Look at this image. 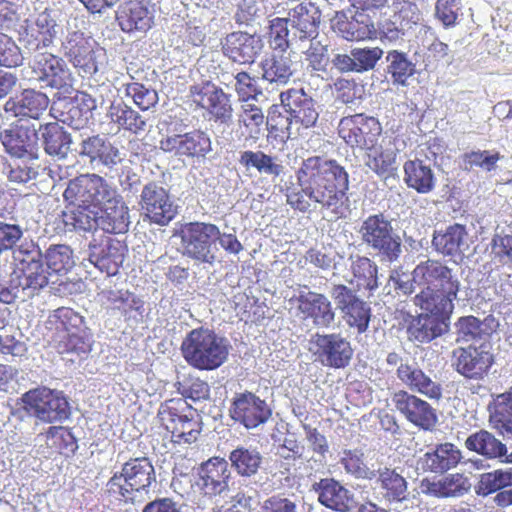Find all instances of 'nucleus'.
<instances>
[{
    "instance_id": "nucleus-64",
    "label": "nucleus",
    "mask_w": 512,
    "mask_h": 512,
    "mask_svg": "<svg viewBox=\"0 0 512 512\" xmlns=\"http://www.w3.org/2000/svg\"><path fill=\"white\" fill-rule=\"evenodd\" d=\"M382 55L383 50L379 47L353 49L352 56L355 57L356 71L373 69Z\"/></svg>"
},
{
    "instance_id": "nucleus-43",
    "label": "nucleus",
    "mask_w": 512,
    "mask_h": 512,
    "mask_svg": "<svg viewBox=\"0 0 512 512\" xmlns=\"http://www.w3.org/2000/svg\"><path fill=\"white\" fill-rule=\"evenodd\" d=\"M45 151L52 156L63 158L67 155L71 137L57 122L46 123L40 126Z\"/></svg>"
},
{
    "instance_id": "nucleus-16",
    "label": "nucleus",
    "mask_w": 512,
    "mask_h": 512,
    "mask_svg": "<svg viewBox=\"0 0 512 512\" xmlns=\"http://www.w3.org/2000/svg\"><path fill=\"white\" fill-rule=\"evenodd\" d=\"M423 312L417 316L408 312H400L399 325L406 330L410 341L428 343L448 330V321L451 314Z\"/></svg>"
},
{
    "instance_id": "nucleus-49",
    "label": "nucleus",
    "mask_w": 512,
    "mask_h": 512,
    "mask_svg": "<svg viewBox=\"0 0 512 512\" xmlns=\"http://www.w3.org/2000/svg\"><path fill=\"white\" fill-rule=\"evenodd\" d=\"M239 163L246 169L254 168L259 173L279 176L283 172V165L277 162L276 157L263 151L245 150L240 154Z\"/></svg>"
},
{
    "instance_id": "nucleus-22",
    "label": "nucleus",
    "mask_w": 512,
    "mask_h": 512,
    "mask_svg": "<svg viewBox=\"0 0 512 512\" xmlns=\"http://www.w3.org/2000/svg\"><path fill=\"white\" fill-rule=\"evenodd\" d=\"M126 252L124 242L105 236L99 242L94 240L89 244V261L101 272L114 276L122 266Z\"/></svg>"
},
{
    "instance_id": "nucleus-56",
    "label": "nucleus",
    "mask_w": 512,
    "mask_h": 512,
    "mask_svg": "<svg viewBox=\"0 0 512 512\" xmlns=\"http://www.w3.org/2000/svg\"><path fill=\"white\" fill-rule=\"evenodd\" d=\"M510 486L506 470L497 469L480 475V479L475 487L476 494L479 496H488L498 493Z\"/></svg>"
},
{
    "instance_id": "nucleus-51",
    "label": "nucleus",
    "mask_w": 512,
    "mask_h": 512,
    "mask_svg": "<svg viewBox=\"0 0 512 512\" xmlns=\"http://www.w3.org/2000/svg\"><path fill=\"white\" fill-rule=\"evenodd\" d=\"M263 78L269 82L285 84L292 75L288 57L272 55L261 62Z\"/></svg>"
},
{
    "instance_id": "nucleus-18",
    "label": "nucleus",
    "mask_w": 512,
    "mask_h": 512,
    "mask_svg": "<svg viewBox=\"0 0 512 512\" xmlns=\"http://www.w3.org/2000/svg\"><path fill=\"white\" fill-rule=\"evenodd\" d=\"M313 344L316 347L314 353L324 366L343 369L352 360L351 343L340 333L315 334Z\"/></svg>"
},
{
    "instance_id": "nucleus-15",
    "label": "nucleus",
    "mask_w": 512,
    "mask_h": 512,
    "mask_svg": "<svg viewBox=\"0 0 512 512\" xmlns=\"http://www.w3.org/2000/svg\"><path fill=\"white\" fill-rule=\"evenodd\" d=\"M455 370L467 379L482 380L495 363L490 345L459 347L453 351Z\"/></svg>"
},
{
    "instance_id": "nucleus-53",
    "label": "nucleus",
    "mask_w": 512,
    "mask_h": 512,
    "mask_svg": "<svg viewBox=\"0 0 512 512\" xmlns=\"http://www.w3.org/2000/svg\"><path fill=\"white\" fill-rule=\"evenodd\" d=\"M18 279V286L23 290H38L48 284V278L43 270L41 263L33 261L24 268L14 271Z\"/></svg>"
},
{
    "instance_id": "nucleus-28",
    "label": "nucleus",
    "mask_w": 512,
    "mask_h": 512,
    "mask_svg": "<svg viewBox=\"0 0 512 512\" xmlns=\"http://www.w3.org/2000/svg\"><path fill=\"white\" fill-rule=\"evenodd\" d=\"M31 68L37 80L53 88L65 86L70 76L63 59L47 52L36 54Z\"/></svg>"
},
{
    "instance_id": "nucleus-47",
    "label": "nucleus",
    "mask_w": 512,
    "mask_h": 512,
    "mask_svg": "<svg viewBox=\"0 0 512 512\" xmlns=\"http://www.w3.org/2000/svg\"><path fill=\"white\" fill-rule=\"evenodd\" d=\"M465 447L489 458L501 457L507 452L506 446L486 430L471 434L465 441Z\"/></svg>"
},
{
    "instance_id": "nucleus-63",
    "label": "nucleus",
    "mask_w": 512,
    "mask_h": 512,
    "mask_svg": "<svg viewBox=\"0 0 512 512\" xmlns=\"http://www.w3.org/2000/svg\"><path fill=\"white\" fill-rule=\"evenodd\" d=\"M184 398L193 401L206 400L210 396L209 384L199 377H188L178 388Z\"/></svg>"
},
{
    "instance_id": "nucleus-7",
    "label": "nucleus",
    "mask_w": 512,
    "mask_h": 512,
    "mask_svg": "<svg viewBox=\"0 0 512 512\" xmlns=\"http://www.w3.org/2000/svg\"><path fill=\"white\" fill-rule=\"evenodd\" d=\"M180 238L181 253L196 262L213 265L216 262V242L220 229L213 223L200 221L180 225L175 232Z\"/></svg>"
},
{
    "instance_id": "nucleus-37",
    "label": "nucleus",
    "mask_w": 512,
    "mask_h": 512,
    "mask_svg": "<svg viewBox=\"0 0 512 512\" xmlns=\"http://www.w3.org/2000/svg\"><path fill=\"white\" fill-rule=\"evenodd\" d=\"M335 27L338 33L348 41H363L377 38L374 22L365 11H357L349 20H338Z\"/></svg>"
},
{
    "instance_id": "nucleus-46",
    "label": "nucleus",
    "mask_w": 512,
    "mask_h": 512,
    "mask_svg": "<svg viewBox=\"0 0 512 512\" xmlns=\"http://www.w3.org/2000/svg\"><path fill=\"white\" fill-rule=\"evenodd\" d=\"M377 483L383 497L389 502H402L406 499L407 481L395 469L384 467L376 471Z\"/></svg>"
},
{
    "instance_id": "nucleus-9",
    "label": "nucleus",
    "mask_w": 512,
    "mask_h": 512,
    "mask_svg": "<svg viewBox=\"0 0 512 512\" xmlns=\"http://www.w3.org/2000/svg\"><path fill=\"white\" fill-rule=\"evenodd\" d=\"M61 48L65 58L83 76L97 74L107 59L105 48L82 31L69 32Z\"/></svg>"
},
{
    "instance_id": "nucleus-41",
    "label": "nucleus",
    "mask_w": 512,
    "mask_h": 512,
    "mask_svg": "<svg viewBox=\"0 0 512 512\" xmlns=\"http://www.w3.org/2000/svg\"><path fill=\"white\" fill-rule=\"evenodd\" d=\"M265 116L262 109L253 103H243L238 114V130L246 141L256 142L262 132Z\"/></svg>"
},
{
    "instance_id": "nucleus-54",
    "label": "nucleus",
    "mask_w": 512,
    "mask_h": 512,
    "mask_svg": "<svg viewBox=\"0 0 512 512\" xmlns=\"http://www.w3.org/2000/svg\"><path fill=\"white\" fill-rule=\"evenodd\" d=\"M47 268L51 273L60 274L69 271L73 265V252L64 244L53 245L45 254Z\"/></svg>"
},
{
    "instance_id": "nucleus-33",
    "label": "nucleus",
    "mask_w": 512,
    "mask_h": 512,
    "mask_svg": "<svg viewBox=\"0 0 512 512\" xmlns=\"http://www.w3.org/2000/svg\"><path fill=\"white\" fill-rule=\"evenodd\" d=\"M313 489L318 493V501L331 510L347 512L352 507L353 499L348 489L333 478L321 479Z\"/></svg>"
},
{
    "instance_id": "nucleus-35",
    "label": "nucleus",
    "mask_w": 512,
    "mask_h": 512,
    "mask_svg": "<svg viewBox=\"0 0 512 512\" xmlns=\"http://www.w3.org/2000/svg\"><path fill=\"white\" fill-rule=\"evenodd\" d=\"M468 232L465 225L455 223L444 231H436L432 238L435 250L444 256H457L467 248Z\"/></svg>"
},
{
    "instance_id": "nucleus-27",
    "label": "nucleus",
    "mask_w": 512,
    "mask_h": 512,
    "mask_svg": "<svg viewBox=\"0 0 512 512\" xmlns=\"http://www.w3.org/2000/svg\"><path fill=\"white\" fill-rule=\"evenodd\" d=\"M298 314L304 319H312L316 326L329 327L335 320L331 301L322 293L301 292L296 298Z\"/></svg>"
},
{
    "instance_id": "nucleus-42",
    "label": "nucleus",
    "mask_w": 512,
    "mask_h": 512,
    "mask_svg": "<svg viewBox=\"0 0 512 512\" xmlns=\"http://www.w3.org/2000/svg\"><path fill=\"white\" fill-rule=\"evenodd\" d=\"M107 116L119 129L138 134L145 130V119L123 101L111 103Z\"/></svg>"
},
{
    "instance_id": "nucleus-26",
    "label": "nucleus",
    "mask_w": 512,
    "mask_h": 512,
    "mask_svg": "<svg viewBox=\"0 0 512 512\" xmlns=\"http://www.w3.org/2000/svg\"><path fill=\"white\" fill-rule=\"evenodd\" d=\"M261 49V39L243 31L229 33L221 42L223 55L238 64L253 63Z\"/></svg>"
},
{
    "instance_id": "nucleus-48",
    "label": "nucleus",
    "mask_w": 512,
    "mask_h": 512,
    "mask_svg": "<svg viewBox=\"0 0 512 512\" xmlns=\"http://www.w3.org/2000/svg\"><path fill=\"white\" fill-rule=\"evenodd\" d=\"M55 27L53 19L48 15H40L34 23L27 25L25 29L27 44L35 49L50 46L56 35Z\"/></svg>"
},
{
    "instance_id": "nucleus-14",
    "label": "nucleus",
    "mask_w": 512,
    "mask_h": 512,
    "mask_svg": "<svg viewBox=\"0 0 512 512\" xmlns=\"http://www.w3.org/2000/svg\"><path fill=\"white\" fill-rule=\"evenodd\" d=\"M408 140L405 134L397 130L385 146L367 148L366 167L381 178L393 177L398 170V154L407 148Z\"/></svg>"
},
{
    "instance_id": "nucleus-8",
    "label": "nucleus",
    "mask_w": 512,
    "mask_h": 512,
    "mask_svg": "<svg viewBox=\"0 0 512 512\" xmlns=\"http://www.w3.org/2000/svg\"><path fill=\"white\" fill-rule=\"evenodd\" d=\"M156 482L154 466L147 457L132 458L125 462L120 472H115L107 482V491L125 501L135 493L147 491Z\"/></svg>"
},
{
    "instance_id": "nucleus-55",
    "label": "nucleus",
    "mask_w": 512,
    "mask_h": 512,
    "mask_svg": "<svg viewBox=\"0 0 512 512\" xmlns=\"http://www.w3.org/2000/svg\"><path fill=\"white\" fill-rule=\"evenodd\" d=\"M364 454L360 450H344L340 463L345 471L357 479L372 480L376 478L375 470L370 469L363 459Z\"/></svg>"
},
{
    "instance_id": "nucleus-58",
    "label": "nucleus",
    "mask_w": 512,
    "mask_h": 512,
    "mask_svg": "<svg viewBox=\"0 0 512 512\" xmlns=\"http://www.w3.org/2000/svg\"><path fill=\"white\" fill-rule=\"evenodd\" d=\"M289 22L287 18H274L270 21L268 42L273 50L284 52L290 44Z\"/></svg>"
},
{
    "instance_id": "nucleus-20",
    "label": "nucleus",
    "mask_w": 512,
    "mask_h": 512,
    "mask_svg": "<svg viewBox=\"0 0 512 512\" xmlns=\"http://www.w3.org/2000/svg\"><path fill=\"white\" fill-rule=\"evenodd\" d=\"M332 296L348 326L356 328L358 333H364L371 318V309L367 303L344 284L335 285Z\"/></svg>"
},
{
    "instance_id": "nucleus-52",
    "label": "nucleus",
    "mask_w": 512,
    "mask_h": 512,
    "mask_svg": "<svg viewBox=\"0 0 512 512\" xmlns=\"http://www.w3.org/2000/svg\"><path fill=\"white\" fill-rule=\"evenodd\" d=\"M389 62L388 73L393 82L399 85H406L407 80L415 73V65L408 60L403 52L397 50L389 51L386 57Z\"/></svg>"
},
{
    "instance_id": "nucleus-13",
    "label": "nucleus",
    "mask_w": 512,
    "mask_h": 512,
    "mask_svg": "<svg viewBox=\"0 0 512 512\" xmlns=\"http://www.w3.org/2000/svg\"><path fill=\"white\" fill-rule=\"evenodd\" d=\"M22 401L25 410L43 423L63 421L69 417V403L59 393L48 388L26 392Z\"/></svg>"
},
{
    "instance_id": "nucleus-60",
    "label": "nucleus",
    "mask_w": 512,
    "mask_h": 512,
    "mask_svg": "<svg viewBox=\"0 0 512 512\" xmlns=\"http://www.w3.org/2000/svg\"><path fill=\"white\" fill-rule=\"evenodd\" d=\"M492 260L503 266L512 265V235L511 234H494L491 242Z\"/></svg>"
},
{
    "instance_id": "nucleus-61",
    "label": "nucleus",
    "mask_w": 512,
    "mask_h": 512,
    "mask_svg": "<svg viewBox=\"0 0 512 512\" xmlns=\"http://www.w3.org/2000/svg\"><path fill=\"white\" fill-rule=\"evenodd\" d=\"M493 417L503 428L512 432V386L497 396Z\"/></svg>"
},
{
    "instance_id": "nucleus-59",
    "label": "nucleus",
    "mask_w": 512,
    "mask_h": 512,
    "mask_svg": "<svg viewBox=\"0 0 512 512\" xmlns=\"http://www.w3.org/2000/svg\"><path fill=\"white\" fill-rule=\"evenodd\" d=\"M269 135L275 140L285 143L293 135L298 133L295 130V125L292 123L291 116L282 114L272 115L268 121Z\"/></svg>"
},
{
    "instance_id": "nucleus-21",
    "label": "nucleus",
    "mask_w": 512,
    "mask_h": 512,
    "mask_svg": "<svg viewBox=\"0 0 512 512\" xmlns=\"http://www.w3.org/2000/svg\"><path fill=\"white\" fill-rule=\"evenodd\" d=\"M281 104L291 116L297 133L316 125L319 113L315 102L303 89H288L280 94Z\"/></svg>"
},
{
    "instance_id": "nucleus-38",
    "label": "nucleus",
    "mask_w": 512,
    "mask_h": 512,
    "mask_svg": "<svg viewBox=\"0 0 512 512\" xmlns=\"http://www.w3.org/2000/svg\"><path fill=\"white\" fill-rule=\"evenodd\" d=\"M404 182L419 194H428L436 186V178L429 165L420 159L407 160L403 165Z\"/></svg>"
},
{
    "instance_id": "nucleus-3",
    "label": "nucleus",
    "mask_w": 512,
    "mask_h": 512,
    "mask_svg": "<svg viewBox=\"0 0 512 512\" xmlns=\"http://www.w3.org/2000/svg\"><path fill=\"white\" fill-rule=\"evenodd\" d=\"M411 283L400 282L398 288L411 294L415 288L414 304L433 314H452L454 301L460 291V281L453 268L438 259H427L415 266Z\"/></svg>"
},
{
    "instance_id": "nucleus-30",
    "label": "nucleus",
    "mask_w": 512,
    "mask_h": 512,
    "mask_svg": "<svg viewBox=\"0 0 512 512\" xmlns=\"http://www.w3.org/2000/svg\"><path fill=\"white\" fill-rule=\"evenodd\" d=\"M198 485L207 495H217L228 487L230 471L224 458L212 457L202 463L198 470Z\"/></svg>"
},
{
    "instance_id": "nucleus-62",
    "label": "nucleus",
    "mask_w": 512,
    "mask_h": 512,
    "mask_svg": "<svg viewBox=\"0 0 512 512\" xmlns=\"http://www.w3.org/2000/svg\"><path fill=\"white\" fill-rule=\"evenodd\" d=\"M460 0H437L435 17L444 27H454L458 23Z\"/></svg>"
},
{
    "instance_id": "nucleus-44",
    "label": "nucleus",
    "mask_w": 512,
    "mask_h": 512,
    "mask_svg": "<svg viewBox=\"0 0 512 512\" xmlns=\"http://www.w3.org/2000/svg\"><path fill=\"white\" fill-rule=\"evenodd\" d=\"M351 272L358 290L372 294L379 287L378 266L367 256H357L351 262Z\"/></svg>"
},
{
    "instance_id": "nucleus-39",
    "label": "nucleus",
    "mask_w": 512,
    "mask_h": 512,
    "mask_svg": "<svg viewBox=\"0 0 512 512\" xmlns=\"http://www.w3.org/2000/svg\"><path fill=\"white\" fill-rule=\"evenodd\" d=\"M127 73L132 82L124 85L125 95L132 98L134 104L142 111H146L155 106L158 102V94L152 89L140 83L144 79L142 77L143 70L136 64L130 63L127 67Z\"/></svg>"
},
{
    "instance_id": "nucleus-50",
    "label": "nucleus",
    "mask_w": 512,
    "mask_h": 512,
    "mask_svg": "<svg viewBox=\"0 0 512 512\" xmlns=\"http://www.w3.org/2000/svg\"><path fill=\"white\" fill-rule=\"evenodd\" d=\"M229 460L239 475L250 477L260 468L262 456L256 448L241 446L230 452Z\"/></svg>"
},
{
    "instance_id": "nucleus-31",
    "label": "nucleus",
    "mask_w": 512,
    "mask_h": 512,
    "mask_svg": "<svg viewBox=\"0 0 512 512\" xmlns=\"http://www.w3.org/2000/svg\"><path fill=\"white\" fill-rule=\"evenodd\" d=\"M287 20L292 30V41H312L317 37L320 14L311 4L297 5L289 12Z\"/></svg>"
},
{
    "instance_id": "nucleus-12",
    "label": "nucleus",
    "mask_w": 512,
    "mask_h": 512,
    "mask_svg": "<svg viewBox=\"0 0 512 512\" xmlns=\"http://www.w3.org/2000/svg\"><path fill=\"white\" fill-rule=\"evenodd\" d=\"M340 138L351 148H373L382 134L379 119L364 113L345 116L338 124Z\"/></svg>"
},
{
    "instance_id": "nucleus-34",
    "label": "nucleus",
    "mask_w": 512,
    "mask_h": 512,
    "mask_svg": "<svg viewBox=\"0 0 512 512\" xmlns=\"http://www.w3.org/2000/svg\"><path fill=\"white\" fill-rule=\"evenodd\" d=\"M398 379L411 391L425 395L430 399H440L441 385L433 381L423 370L409 364H400L397 368Z\"/></svg>"
},
{
    "instance_id": "nucleus-17",
    "label": "nucleus",
    "mask_w": 512,
    "mask_h": 512,
    "mask_svg": "<svg viewBox=\"0 0 512 512\" xmlns=\"http://www.w3.org/2000/svg\"><path fill=\"white\" fill-rule=\"evenodd\" d=\"M396 410L404 418L423 431L432 432L438 423L436 409L430 403L405 390H399L392 395Z\"/></svg>"
},
{
    "instance_id": "nucleus-36",
    "label": "nucleus",
    "mask_w": 512,
    "mask_h": 512,
    "mask_svg": "<svg viewBox=\"0 0 512 512\" xmlns=\"http://www.w3.org/2000/svg\"><path fill=\"white\" fill-rule=\"evenodd\" d=\"M424 492L437 498L460 497L471 489L469 478L463 473L448 474L436 481H423Z\"/></svg>"
},
{
    "instance_id": "nucleus-11",
    "label": "nucleus",
    "mask_w": 512,
    "mask_h": 512,
    "mask_svg": "<svg viewBox=\"0 0 512 512\" xmlns=\"http://www.w3.org/2000/svg\"><path fill=\"white\" fill-rule=\"evenodd\" d=\"M189 99L196 109L204 111L203 115L210 121L220 124L231 122L233 117L231 95L211 81L191 85Z\"/></svg>"
},
{
    "instance_id": "nucleus-19",
    "label": "nucleus",
    "mask_w": 512,
    "mask_h": 512,
    "mask_svg": "<svg viewBox=\"0 0 512 512\" xmlns=\"http://www.w3.org/2000/svg\"><path fill=\"white\" fill-rule=\"evenodd\" d=\"M271 409L259 396L245 391L233 398L230 416L247 429H253L265 423L271 417Z\"/></svg>"
},
{
    "instance_id": "nucleus-25",
    "label": "nucleus",
    "mask_w": 512,
    "mask_h": 512,
    "mask_svg": "<svg viewBox=\"0 0 512 512\" xmlns=\"http://www.w3.org/2000/svg\"><path fill=\"white\" fill-rule=\"evenodd\" d=\"M116 21L125 33L147 32L154 24V13L144 0H126L116 11Z\"/></svg>"
},
{
    "instance_id": "nucleus-10",
    "label": "nucleus",
    "mask_w": 512,
    "mask_h": 512,
    "mask_svg": "<svg viewBox=\"0 0 512 512\" xmlns=\"http://www.w3.org/2000/svg\"><path fill=\"white\" fill-rule=\"evenodd\" d=\"M361 239L368 247L388 262H395L401 255L402 243L391 221L382 213L368 216L362 223Z\"/></svg>"
},
{
    "instance_id": "nucleus-5",
    "label": "nucleus",
    "mask_w": 512,
    "mask_h": 512,
    "mask_svg": "<svg viewBox=\"0 0 512 512\" xmlns=\"http://www.w3.org/2000/svg\"><path fill=\"white\" fill-rule=\"evenodd\" d=\"M47 323L55 331V347L60 354H88L92 349V333L84 316L70 307H59L48 316Z\"/></svg>"
},
{
    "instance_id": "nucleus-29",
    "label": "nucleus",
    "mask_w": 512,
    "mask_h": 512,
    "mask_svg": "<svg viewBox=\"0 0 512 512\" xmlns=\"http://www.w3.org/2000/svg\"><path fill=\"white\" fill-rule=\"evenodd\" d=\"M0 140L9 155L23 158L35 150L38 135L34 126L14 124L0 132Z\"/></svg>"
},
{
    "instance_id": "nucleus-4",
    "label": "nucleus",
    "mask_w": 512,
    "mask_h": 512,
    "mask_svg": "<svg viewBox=\"0 0 512 512\" xmlns=\"http://www.w3.org/2000/svg\"><path fill=\"white\" fill-rule=\"evenodd\" d=\"M229 349L227 339L204 327L192 329L181 344L184 360L201 371H212L222 366L228 359Z\"/></svg>"
},
{
    "instance_id": "nucleus-32",
    "label": "nucleus",
    "mask_w": 512,
    "mask_h": 512,
    "mask_svg": "<svg viewBox=\"0 0 512 512\" xmlns=\"http://www.w3.org/2000/svg\"><path fill=\"white\" fill-rule=\"evenodd\" d=\"M462 459L461 450L450 442L440 443L420 458L421 467L426 472L444 474L455 468Z\"/></svg>"
},
{
    "instance_id": "nucleus-6",
    "label": "nucleus",
    "mask_w": 512,
    "mask_h": 512,
    "mask_svg": "<svg viewBox=\"0 0 512 512\" xmlns=\"http://www.w3.org/2000/svg\"><path fill=\"white\" fill-rule=\"evenodd\" d=\"M157 416L175 444H191L201 432V423L184 398L166 400L160 405Z\"/></svg>"
},
{
    "instance_id": "nucleus-57",
    "label": "nucleus",
    "mask_w": 512,
    "mask_h": 512,
    "mask_svg": "<svg viewBox=\"0 0 512 512\" xmlns=\"http://www.w3.org/2000/svg\"><path fill=\"white\" fill-rule=\"evenodd\" d=\"M49 446L59 453L73 452L77 448L76 439L69 428L63 426H50L45 432Z\"/></svg>"
},
{
    "instance_id": "nucleus-24",
    "label": "nucleus",
    "mask_w": 512,
    "mask_h": 512,
    "mask_svg": "<svg viewBox=\"0 0 512 512\" xmlns=\"http://www.w3.org/2000/svg\"><path fill=\"white\" fill-rule=\"evenodd\" d=\"M159 147L162 151L177 156L204 157L211 150V141L203 131L194 130L166 136L160 140Z\"/></svg>"
},
{
    "instance_id": "nucleus-23",
    "label": "nucleus",
    "mask_w": 512,
    "mask_h": 512,
    "mask_svg": "<svg viewBox=\"0 0 512 512\" xmlns=\"http://www.w3.org/2000/svg\"><path fill=\"white\" fill-rule=\"evenodd\" d=\"M140 204L145 215L159 225H167L176 215L167 191L154 182L143 187Z\"/></svg>"
},
{
    "instance_id": "nucleus-1",
    "label": "nucleus",
    "mask_w": 512,
    "mask_h": 512,
    "mask_svg": "<svg viewBox=\"0 0 512 512\" xmlns=\"http://www.w3.org/2000/svg\"><path fill=\"white\" fill-rule=\"evenodd\" d=\"M64 200L73 206L63 212L66 227L84 232L98 229L109 234L129 229V208L117 187L95 173L81 174L68 182Z\"/></svg>"
},
{
    "instance_id": "nucleus-2",
    "label": "nucleus",
    "mask_w": 512,
    "mask_h": 512,
    "mask_svg": "<svg viewBox=\"0 0 512 512\" xmlns=\"http://www.w3.org/2000/svg\"><path fill=\"white\" fill-rule=\"evenodd\" d=\"M299 191L287 192V203L302 213L308 212L310 201L330 211L335 219L345 217L348 210L349 174L335 159L310 156L296 171Z\"/></svg>"
},
{
    "instance_id": "nucleus-45",
    "label": "nucleus",
    "mask_w": 512,
    "mask_h": 512,
    "mask_svg": "<svg viewBox=\"0 0 512 512\" xmlns=\"http://www.w3.org/2000/svg\"><path fill=\"white\" fill-rule=\"evenodd\" d=\"M82 156H87L91 161L99 160L104 165L116 164L119 160V151L107 139L99 135L88 137L81 143Z\"/></svg>"
},
{
    "instance_id": "nucleus-40",
    "label": "nucleus",
    "mask_w": 512,
    "mask_h": 512,
    "mask_svg": "<svg viewBox=\"0 0 512 512\" xmlns=\"http://www.w3.org/2000/svg\"><path fill=\"white\" fill-rule=\"evenodd\" d=\"M48 104L49 98L46 94L33 89H26L22 92L19 100H8L5 109L13 111L16 116L38 119L47 109Z\"/></svg>"
}]
</instances>
